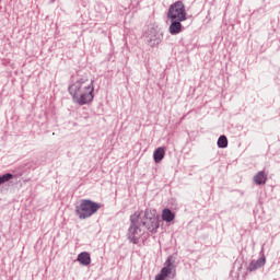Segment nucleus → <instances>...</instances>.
Segmentation results:
<instances>
[{
  "label": "nucleus",
  "mask_w": 280,
  "mask_h": 280,
  "mask_svg": "<svg viewBox=\"0 0 280 280\" xmlns=\"http://www.w3.org/2000/svg\"><path fill=\"white\" fill-rule=\"evenodd\" d=\"M12 177L13 176L10 173L0 176V185H3V183H8V180H11Z\"/></svg>",
  "instance_id": "obj_12"
},
{
  "label": "nucleus",
  "mask_w": 280,
  "mask_h": 280,
  "mask_svg": "<svg viewBox=\"0 0 280 280\" xmlns=\"http://www.w3.org/2000/svg\"><path fill=\"white\" fill-rule=\"evenodd\" d=\"M217 143L219 148H228L229 139H226V136H220Z\"/></svg>",
  "instance_id": "obj_11"
},
{
  "label": "nucleus",
  "mask_w": 280,
  "mask_h": 280,
  "mask_svg": "<svg viewBox=\"0 0 280 280\" xmlns=\"http://www.w3.org/2000/svg\"><path fill=\"white\" fill-rule=\"evenodd\" d=\"M102 209V205L91 201L89 199H84L81 201L80 206L77 207V215H79L80 220H86V218H91L94 213H97Z\"/></svg>",
  "instance_id": "obj_3"
},
{
  "label": "nucleus",
  "mask_w": 280,
  "mask_h": 280,
  "mask_svg": "<svg viewBox=\"0 0 280 280\" xmlns=\"http://www.w3.org/2000/svg\"><path fill=\"white\" fill-rule=\"evenodd\" d=\"M257 268H259V262H256V264H252L250 265V270H257Z\"/></svg>",
  "instance_id": "obj_13"
},
{
  "label": "nucleus",
  "mask_w": 280,
  "mask_h": 280,
  "mask_svg": "<svg viewBox=\"0 0 280 280\" xmlns=\"http://www.w3.org/2000/svg\"><path fill=\"white\" fill-rule=\"evenodd\" d=\"M153 159L156 163H161L165 159V148H158L153 153Z\"/></svg>",
  "instance_id": "obj_7"
},
{
  "label": "nucleus",
  "mask_w": 280,
  "mask_h": 280,
  "mask_svg": "<svg viewBox=\"0 0 280 280\" xmlns=\"http://www.w3.org/2000/svg\"><path fill=\"white\" fill-rule=\"evenodd\" d=\"M131 226L129 228V234L133 240H137L141 235V229L139 226H145L150 233H156L159 231V213L156 210L137 211L131 215Z\"/></svg>",
  "instance_id": "obj_1"
},
{
  "label": "nucleus",
  "mask_w": 280,
  "mask_h": 280,
  "mask_svg": "<svg viewBox=\"0 0 280 280\" xmlns=\"http://www.w3.org/2000/svg\"><path fill=\"white\" fill-rule=\"evenodd\" d=\"M77 260L81 264V266H90L91 265V254L83 252L79 254Z\"/></svg>",
  "instance_id": "obj_6"
},
{
  "label": "nucleus",
  "mask_w": 280,
  "mask_h": 280,
  "mask_svg": "<svg viewBox=\"0 0 280 280\" xmlns=\"http://www.w3.org/2000/svg\"><path fill=\"white\" fill-rule=\"evenodd\" d=\"M72 100L80 106L91 104L95 98V85L91 79H80L68 89Z\"/></svg>",
  "instance_id": "obj_2"
},
{
  "label": "nucleus",
  "mask_w": 280,
  "mask_h": 280,
  "mask_svg": "<svg viewBox=\"0 0 280 280\" xmlns=\"http://www.w3.org/2000/svg\"><path fill=\"white\" fill-rule=\"evenodd\" d=\"M167 16L171 21H187V12L185 11L183 1L173 3L168 9Z\"/></svg>",
  "instance_id": "obj_4"
},
{
  "label": "nucleus",
  "mask_w": 280,
  "mask_h": 280,
  "mask_svg": "<svg viewBox=\"0 0 280 280\" xmlns=\"http://www.w3.org/2000/svg\"><path fill=\"white\" fill-rule=\"evenodd\" d=\"M162 220H164V222H173L174 214L172 213V210L164 209L162 212Z\"/></svg>",
  "instance_id": "obj_10"
},
{
  "label": "nucleus",
  "mask_w": 280,
  "mask_h": 280,
  "mask_svg": "<svg viewBox=\"0 0 280 280\" xmlns=\"http://www.w3.org/2000/svg\"><path fill=\"white\" fill-rule=\"evenodd\" d=\"M172 270H174V264H172V257H168L164 268L155 276V280H166L172 275Z\"/></svg>",
  "instance_id": "obj_5"
},
{
  "label": "nucleus",
  "mask_w": 280,
  "mask_h": 280,
  "mask_svg": "<svg viewBox=\"0 0 280 280\" xmlns=\"http://www.w3.org/2000/svg\"><path fill=\"white\" fill-rule=\"evenodd\" d=\"M182 21H173L170 25V34H180L183 30V24H180Z\"/></svg>",
  "instance_id": "obj_8"
},
{
  "label": "nucleus",
  "mask_w": 280,
  "mask_h": 280,
  "mask_svg": "<svg viewBox=\"0 0 280 280\" xmlns=\"http://www.w3.org/2000/svg\"><path fill=\"white\" fill-rule=\"evenodd\" d=\"M266 180H268V175H266L264 171L258 172L254 176V182L256 183V185H266Z\"/></svg>",
  "instance_id": "obj_9"
}]
</instances>
